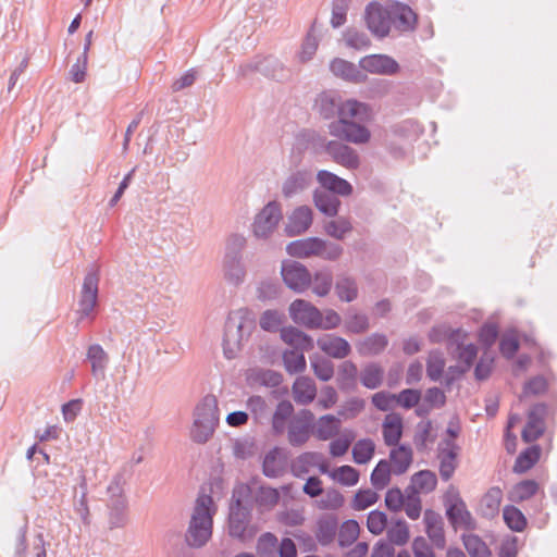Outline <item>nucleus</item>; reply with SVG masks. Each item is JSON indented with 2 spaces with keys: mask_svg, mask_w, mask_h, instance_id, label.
I'll return each instance as SVG.
<instances>
[{
  "mask_svg": "<svg viewBox=\"0 0 557 557\" xmlns=\"http://www.w3.org/2000/svg\"><path fill=\"white\" fill-rule=\"evenodd\" d=\"M341 420L333 414H325L319 418L313 433L320 441H327L339 432Z\"/></svg>",
  "mask_w": 557,
  "mask_h": 557,
  "instance_id": "obj_39",
  "label": "nucleus"
},
{
  "mask_svg": "<svg viewBox=\"0 0 557 557\" xmlns=\"http://www.w3.org/2000/svg\"><path fill=\"white\" fill-rule=\"evenodd\" d=\"M343 141L339 139L325 143L326 153L335 163L348 170H357L360 166V157L354 148Z\"/></svg>",
  "mask_w": 557,
  "mask_h": 557,
  "instance_id": "obj_16",
  "label": "nucleus"
},
{
  "mask_svg": "<svg viewBox=\"0 0 557 557\" xmlns=\"http://www.w3.org/2000/svg\"><path fill=\"white\" fill-rule=\"evenodd\" d=\"M466 336V332L461 329L454 330L447 324L435 325L429 333L431 343L440 344L446 342L448 349H453L454 345L462 344V339H465Z\"/></svg>",
  "mask_w": 557,
  "mask_h": 557,
  "instance_id": "obj_26",
  "label": "nucleus"
},
{
  "mask_svg": "<svg viewBox=\"0 0 557 557\" xmlns=\"http://www.w3.org/2000/svg\"><path fill=\"white\" fill-rule=\"evenodd\" d=\"M330 70L334 75L352 83H360L366 77L354 63L339 58L331 62Z\"/></svg>",
  "mask_w": 557,
  "mask_h": 557,
  "instance_id": "obj_36",
  "label": "nucleus"
},
{
  "mask_svg": "<svg viewBox=\"0 0 557 557\" xmlns=\"http://www.w3.org/2000/svg\"><path fill=\"white\" fill-rule=\"evenodd\" d=\"M351 230V223L345 218H338L325 224L326 234L336 239H343Z\"/></svg>",
  "mask_w": 557,
  "mask_h": 557,
  "instance_id": "obj_61",
  "label": "nucleus"
},
{
  "mask_svg": "<svg viewBox=\"0 0 557 557\" xmlns=\"http://www.w3.org/2000/svg\"><path fill=\"white\" fill-rule=\"evenodd\" d=\"M281 274L286 286L296 293H304L312 283L311 273L298 261L283 262Z\"/></svg>",
  "mask_w": 557,
  "mask_h": 557,
  "instance_id": "obj_12",
  "label": "nucleus"
},
{
  "mask_svg": "<svg viewBox=\"0 0 557 557\" xmlns=\"http://www.w3.org/2000/svg\"><path fill=\"white\" fill-rule=\"evenodd\" d=\"M335 290L338 298L346 302H351L358 297L357 282L350 276H339L335 284Z\"/></svg>",
  "mask_w": 557,
  "mask_h": 557,
  "instance_id": "obj_44",
  "label": "nucleus"
},
{
  "mask_svg": "<svg viewBox=\"0 0 557 557\" xmlns=\"http://www.w3.org/2000/svg\"><path fill=\"white\" fill-rule=\"evenodd\" d=\"M359 532L360 528L356 520H346L337 531L339 546H350L358 539Z\"/></svg>",
  "mask_w": 557,
  "mask_h": 557,
  "instance_id": "obj_51",
  "label": "nucleus"
},
{
  "mask_svg": "<svg viewBox=\"0 0 557 557\" xmlns=\"http://www.w3.org/2000/svg\"><path fill=\"white\" fill-rule=\"evenodd\" d=\"M315 207L327 216H335L338 213L341 200L337 196L327 191H315L313 196Z\"/></svg>",
  "mask_w": 557,
  "mask_h": 557,
  "instance_id": "obj_41",
  "label": "nucleus"
},
{
  "mask_svg": "<svg viewBox=\"0 0 557 557\" xmlns=\"http://www.w3.org/2000/svg\"><path fill=\"white\" fill-rule=\"evenodd\" d=\"M446 516L449 523L455 528L473 529L474 521L470 511L467 509L466 503L457 495L447 505Z\"/></svg>",
  "mask_w": 557,
  "mask_h": 557,
  "instance_id": "obj_23",
  "label": "nucleus"
},
{
  "mask_svg": "<svg viewBox=\"0 0 557 557\" xmlns=\"http://www.w3.org/2000/svg\"><path fill=\"white\" fill-rule=\"evenodd\" d=\"M283 362L286 371L290 374L300 373L306 369V358L301 350H285L283 354Z\"/></svg>",
  "mask_w": 557,
  "mask_h": 557,
  "instance_id": "obj_50",
  "label": "nucleus"
},
{
  "mask_svg": "<svg viewBox=\"0 0 557 557\" xmlns=\"http://www.w3.org/2000/svg\"><path fill=\"white\" fill-rule=\"evenodd\" d=\"M278 499V491L270 486H260L255 495V503L261 511L272 509Z\"/></svg>",
  "mask_w": 557,
  "mask_h": 557,
  "instance_id": "obj_46",
  "label": "nucleus"
},
{
  "mask_svg": "<svg viewBox=\"0 0 557 557\" xmlns=\"http://www.w3.org/2000/svg\"><path fill=\"white\" fill-rule=\"evenodd\" d=\"M289 314L296 324L310 330H318L320 310L304 299H296L289 306Z\"/></svg>",
  "mask_w": 557,
  "mask_h": 557,
  "instance_id": "obj_17",
  "label": "nucleus"
},
{
  "mask_svg": "<svg viewBox=\"0 0 557 557\" xmlns=\"http://www.w3.org/2000/svg\"><path fill=\"white\" fill-rule=\"evenodd\" d=\"M312 224V210L307 206L296 208L286 225V234L288 236H297L305 233Z\"/></svg>",
  "mask_w": 557,
  "mask_h": 557,
  "instance_id": "obj_28",
  "label": "nucleus"
},
{
  "mask_svg": "<svg viewBox=\"0 0 557 557\" xmlns=\"http://www.w3.org/2000/svg\"><path fill=\"white\" fill-rule=\"evenodd\" d=\"M391 472H393V470L391 469L389 462L385 459L380 460L370 476L373 487L375 490L386 487L391 481Z\"/></svg>",
  "mask_w": 557,
  "mask_h": 557,
  "instance_id": "obj_49",
  "label": "nucleus"
},
{
  "mask_svg": "<svg viewBox=\"0 0 557 557\" xmlns=\"http://www.w3.org/2000/svg\"><path fill=\"white\" fill-rule=\"evenodd\" d=\"M391 8V23L395 29L400 33H411L416 30L418 24V14L408 5L401 2H395Z\"/></svg>",
  "mask_w": 557,
  "mask_h": 557,
  "instance_id": "obj_19",
  "label": "nucleus"
},
{
  "mask_svg": "<svg viewBox=\"0 0 557 557\" xmlns=\"http://www.w3.org/2000/svg\"><path fill=\"white\" fill-rule=\"evenodd\" d=\"M281 338L293 349L309 351L314 347L312 337L294 326L282 327Z\"/></svg>",
  "mask_w": 557,
  "mask_h": 557,
  "instance_id": "obj_30",
  "label": "nucleus"
},
{
  "mask_svg": "<svg viewBox=\"0 0 557 557\" xmlns=\"http://www.w3.org/2000/svg\"><path fill=\"white\" fill-rule=\"evenodd\" d=\"M281 205L276 201L268 202L256 215L252 232L257 238H268L282 220Z\"/></svg>",
  "mask_w": 557,
  "mask_h": 557,
  "instance_id": "obj_10",
  "label": "nucleus"
},
{
  "mask_svg": "<svg viewBox=\"0 0 557 557\" xmlns=\"http://www.w3.org/2000/svg\"><path fill=\"white\" fill-rule=\"evenodd\" d=\"M541 457V447L539 445H533L528 447L523 451L519 454L517 457L513 471L516 473H524L530 470L540 459Z\"/></svg>",
  "mask_w": 557,
  "mask_h": 557,
  "instance_id": "obj_42",
  "label": "nucleus"
},
{
  "mask_svg": "<svg viewBox=\"0 0 557 557\" xmlns=\"http://www.w3.org/2000/svg\"><path fill=\"white\" fill-rule=\"evenodd\" d=\"M125 479L122 472L113 475L107 487L109 528L119 529L127 524V499L124 495Z\"/></svg>",
  "mask_w": 557,
  "mask_h": 557,
  "instance_id": "obj_6",
  "label": "nucleus"
},
{
  "mask_svg": "<svg viewBox=\"0 0 557 557\" xmlns=\"http://www.w3.org/2000/svg\"><path fill=\"white\" fill-rule=\"evenodd\" d=\"M388 345V339L384 334L373 333L356 344L360 356H375L381 354Z\"/></svg>",
  "mask_w": 557,
  "mask_h": 557,
  "instance_id": "obj_35",
  "label": "nucleus"
},
{
  "mask_svg": "<svg viewBox=\"0 0 557 557\" xmlns=\"http://www.w3.org/2000/svg\"><path fill=\"white\" fill-rule=\"evenodd\" d=\"M375 453V444L371 438H362L355 443L352 447V459L358 465L368 463Z\"/></svg>",
  "mask_w": 557,
  "mask_h": 557,
  "instance_id": "obj_45",
  "label": "nucleus"
},
{
  "mask_svg": "<svg viewBox=\"0 0 557 557\" xmlns=\"http://www.w3.org/2000/svg\"><path fill=\"white\" fill-rule=\"evenodd\" d=\"M323 245V239L309 237L289 243L286 249L292 257L308 258L310 256H318Z\"/></svg>",
  "mask_w": 557,
  "mask_h": 557,
  "instance_id": "obj_29",
  "label": "nucleus"
},
{
  "mask_svg": "<svg viewBox=\"0 0 557 557\" xmlns=\"http://www.w3.org/2000/svg\"><path fill=\"white\" fill-rule=\"evenodd\" d=\"M458 446L451 440H444L438 446L440 474L448 481L457 468Z\"/></svg>",
  "mask_w": 557,
  "mask_h": 557,
  "instance_id": "obj_21",
  "label": "nucleus"
},
{
  "mask_svg": "<svg viewBox=\"0 0 557 557\" xmlns=\"http://www.w3.org/2000/svg\"><path fill=\"white\" fill-rule=\"evenodd\" d=\"M317 345L325 355L335 359H344L351 352L350 344L335 334H323Z\"/></svg>",
  "mask_w": 557,
  "mask_h": 557,
  "instance_id": "obj_22",
  "label": "nucleus"
},
{
  "mask_svg": "<svg viewBox=\"0 0 557 557\" xmlns=\"http://www.w3.org/2000/svg\"><path fill=\"white\" fill-rule=\"evenodd\" d=\"M313 183V173L309 169L290 171L283 180L281 193L285 199H294L306 193Z\"/></svg>",
  "mask_w": 557,
  "mask_h": 557,
  "instance_id": "obj_13",
  "label": "nucleus"
},
{
  "mask_svg": "<svg viewBox=\"0 0 557 557\" xmlns=\"http://www.w3.org/2000/svg\"><path fill=\"white\" fill-rule=\"evenodd\" d=\"M219 420L218 399L213 395H206L194 410L191 440L198 444L207 443L213 436Z\"/></svg>",
  "mask_w": 557,
  "mask_h": 557,
  "instance_id": "obj_4",
  "label": "nucleus"
},
{
  "mask_svg": "<svg viewBox=\"0 0 557 557\" xmlns=\"http://www.w3.org/2000/svg\"><path fill=\"white\" fill-rule=\"evenodd\" d=\"M257 72L275 81H283L288 76V70L277 58L273 55L256 57L252 60L240 64L237 71L238 76L242 78H247Z\"/></svg>",
  "mask_w": 557,
  "mask_h": 557,
  "instance_id": "obj_8",
  "label": "nucleus"
},
{
  "mask_svg": "<svg viewBox=\"0 0 557 557\" xmlns=\"http://www.w3.org/2000/svg\"><path fill=\"white\" fill-rule=\"evenodd\" d=\"M214 513L213 498L208 494H200L196 499L185 533V541L188 546L200 548L208 543L212 536V518Z\"/></svg>",
  "mask_w": 557,
  "mask_h": 557,
  "instance_id": "obj_2",
  "label": "nucleus"
},
{
  "mask_svg": "<svg viewBox=\"0 0 557 557\" xmlns=\"http://www.w3.org/2000/svg\"><path fill=\"white\" fill-rule=\"evenodd\" d=\"M346 45L357 50L367 49L371 41L364 32L348 28L344 35Z\"/></svg>",
  "mask_w": 557,
  "mask_h": 557,
  "instance_id": "obj_62",
  "label": "nucleus"
},
{
  "mask_svg": "<svg viewBox=\"0 0 557 557\" xmlns=\"http://www.w3.org/2000/svg\"><path fill=\"white\" fill-rule=\"evenodd\" d=\"M391 469L396 475L404 474L412 462V449L406 445H399L389 453Z\"/></svg>",
  "mask_w": 557,
  "mask_h": 557,
  "instance_id": "obj_37",
  "label": "nucleus"
},
{
  "mask_svg": "<svg viewBox=\"0 0 557 557\" xmlns=\"http://www.w3.org/2000/svg\"><path fill=\"white\" fill-rule=\"evenodd\" d=\"M379 500V495L376 492L367 488L359 490L351 502V508L355 510H364L368 507L374 505Z\"/></svg>",
  "mask_w": 557,
  "mask_h": 557,
  "instance_id": "obj_59",
  "label": "nucleus"
},
{
  "mask_svg": "<svg viewBox=\"0 0 557 557\" xmlns=\"http://www.w3.org/2000/svg\"><path fill=\"white\" fill-rule=\"evenodd\" d=\"M256 327V319L247 308L230 313L224 330L223 352L225 358L234 359Z\"/></svg>",
  "mask_w": 557,
  "mask_h": 557,
  "instance_id": "obj_3",
  "label": "nucleus"
},
{
  "mask_svg": "<svg viewBox=\"0 0 557 557\" xmlns=\"http://www.w3.org/2000/svg\"><path fill=\"white\" fill-rule=\"evenodd\" d=\"M295 409L289 400H281L271 416V432L275 436L285 433L289 421L293 419Z\"/></svg>",
  "mask_w": 557,
  "mask_h": 557,
  "instance_id": "obj_27",
  "label": "nucleus"
},
{
  "mask_svg": "<svg viewBox=\"0 0 557 557\" xmlns=\"http://www.w3.org/2000/svg\"><path fill=\"white\" fill-rule=\"evenodd\" d=\"M311 367L317 377L323 382L330 381L334 375V364L326 358L317 357L312 359Z\"/></svg>",
  "mask_w": 557,
  "mask_h": 557,
  "instance_id": "obj_60",
  "label": "nucleus"
},
{
  "mask_svg": "<svg viewBox=\"0 0 557 557\" xmlns=\"http://www.w3.org/2000/svg\"><path fill=\"white\" fill-rule=\"evenodd\" d=\"M315 417L309 409L299 410L288 423L285 431L287 433V442L293 447H301L313 433Z\"/></svg>",
  "mask_w": 557,
  "mask_h": 557,
  "instance_id": "obj_9",
  "label": "nucleus"
},
{
  "mask_svg": "<svg viewBox=\"0 0 557 557\" xmlns=\"http://www.w3.org/2000/svg\"><path fill=\"white\" fill-rule=\"evenodd\" d=\"M285 321V315L278 310H265L259 320V324L262 330L267 332L281 331L282 325Z\"/></svg>",
  "mask_w": 557,
  "mask_h": 557,
  "instance_id": "obj_54",
  "label": "nucleus"
},
{
  "mask_svg": "<svg viewBox=\"0 0 557 557\" xmlns=\"http://www.w3.org/2000/svg\"><path fill=\"white\" fill-rule=\"evenodd\" d=\"M98 283L99 277L96 272L90 271L85 275L77 310L79 320L89 318L97 306Z\"/></svg>",
  "mask_w": 557,
  "mask_h": 557,
  "instance_id": "obj_14",
  "label": "nucleus"
},
{
  "mask_svg": "<svg viewBox=\"0 0 557 557\" xmlns=\"http://www.w3.org/2000/svg\"><path fill=\"white\" fill-rule=\"evenodd\" d=\"M317 181L326 189L325 191L335 196H349L352 193V186L349 182L330 171L320 170L317 174Z\"/></svg>",
  "mask_w": 557,
  "mask_h": 557,
  "instance_id": "obj_25",
  "label": "nucleus"
},
{
  "mask_svg": "<svg viewBox=\"0 0 557 557\" xmlns=\"http://www.w3.org/2000/svg\"><path fill=\"white\" fill-rule=\"evenodd\" d=\"M455 346L459 362H461V366L468 371L476 358V346L473 344L465 345V339H462V344Z\"/></svg>",
  "mask_w": 557,
  "mask_h": 557,
  "instance_id": "obj_63",
  "label": "nucleus"
},
{
  "mask_svg": "<svg viewBox=\"0 0 557 557\" xmlns=\"http://www.w3.org/2000/svg\"><path fill=\"white\" fill-rule=\"evenodd\" d=\"M317 108L323 119H334L329 124V133L338 139L355 145L370 141L371 132L364 123L372 120V109L369 104L355 99L343 100L334 91H324L317 99Z\"/></svg>",
  "mask_w": 557,
  "mask_h": 557,
  "instance_id": "obj_1",
  "label": "nucleus"
},
{
  "mask_svg": "<svg viewBox=\"0 0 557 557\" xmlns=\"http://www.w3.org/2000/svg\"><path fill=\"white\" fill-rule=\"evenodd\" d=\"M383 438L387 446L398 445L403 436V419L399 414H387L383 422Z\"/></svg>",
  "mask_w": 557,
  "mask_h": 557,
  "instance_id": "obj_34",
  "label": "nucleus"
},
{
  "mask_svg": "<svg viewBox=\"0 0 557 557\" xmlns=\"http://www.w3.org/2000/svg\"><path fill=\"white\" fill-rule=\"evenodd\" d=\"M445 359L441 350H432L426 360V375L431 381L437 382L445 369Z\"/></svg>",
  "mask_w": 557,
  "mask_h": 557,
  "instance_id": "obj_48",
  "label": "nucleus"
},
{
  "mask_svg": "<svg viewBox=\"0 0 557 557\" xmlns=\"http://www.w3.org/2000/svg\"><path fill=\"white\" fill-rule=\"evenodd\" d=\"M322 459V455L315 451H306L296 457L290 463L292 473L301 478L308 473L310 468L317 466Z\"/></svg>",
  "mask_w": 557,
  "mask_h": 557,
  "instance_id": "obj_40",
  "label": "nucleus"
},
{
  "mask_svg": "<svg viewBox=\"0 0 557 557\" xmlns=\"http://www.w3.org/2000/svg\"><path fill=\"white\" fill-rule=\"evenodd\" d=\"M245 245L246 238L239 234L231 235L226 242L223 270L225 278L234 285L242 284L246 275L242 258Z\"/></svg>",
  "mask_w": 557,
  "mask_h": 557,
  "instance_id": "obj_7",
  "label": "nucleus"
},
{
  "mask_svg": "<svg viewBox=\"0 0 557 557\" xmlns=\"http://www.w3.org/2000/svg\"><path fill=\"white\" fill-rule=\"evenodd\" d=\"M463 545L471 557H492L487 545L475 534L462 536Z\"/></svg>",
  "mask_w": 557,
  "mask_h": 557,
  "instance_id": "obj_52",
  "label": "nucleus"
},
{
  "mask_svg": "<svg viewBox=\"0 0 557 557\" xmlns=\"http://www.w3.org/2000/svg\"><path fill=\"white\" fill-rule=\"evenodd\" d=\"M86 358L90 362L91 374L96 379H103L109 364V355L102 346L99 344L90 345L87 349Z\"/></svg>",
  "mask_w": 557,
  "mask_h": 557,
  "instance_id": "obj_32",
  "label": "nucleus"
},
{
  "mask_svg": "<svg viewBox=\"0 0 557 557\" xmlns=\"http://www.w3.org/2000/svg\"><path fill=\"white\" fill-rule=\"evenodd\" d=\"M293 397L298 405H308L313 401L317 395L315 383L308 376H299L292 387Z\"/></svg>",
  "mask_w": 557,
  "mask_h": 557,
  "instance_id": "obj_31",
  "label": "nucleus"
},
{
  "mask_svg": "<svg viewBox=\"0 0 557 557\" xmlns=\"http://www.w3.org/2000/svg\"><path fill=\"white\" fill-rule=\"evenodd\" d=\"M384 377V370L377 363H369L367 364L360 373V382L361 384L369 388L375 389L381 386Z\"/></svg>",
  "mask_w": 557,
  "mask_h": 557,
  "instance_id": "obj_43",
  "label": "nucleus"
},
{
  "mask_svg": "<svg viewBox=\"0 0 557 557\" xmlns=\"http://www.w3.org/2000/svg\"><path fill=\"white\" fill-rule=\"evenodd\" d=\"M388 543L392 545H405L409 540V529L405 520H397L387 530Z\"/></svg>",
  "mask_w": 557,
  "mask_h": 557,
  "instance_id": "obj_58",
  "label": "nucleus"
},
{
  "mask_svg": "<svg viewBox=\"0 0 557 557\" xmlns=\"http://www.w3.org/2000/svg\"><path fill=\"white\" fill-rule=\"evenodd\" d=\"M288 468V453L281 447H273L263 457L262 473L270 479L283 476Z\"/></svg>",
  "mask_w": 557,
  "mask_h": 557,
  "instance_id": "obj_18",
  "label": "nucleus"
},
{
  "mask_svg": "<svg viewBox=\"0 0 557 557\" xmlns=\"http://www.w3.org/2000/svg\"><path fill=\"white\" fill-rule=\"evenodd\" d=\"M364 20L368 29L376 37L384 38L389 34L391 8H385L379 2H370L364 10Z\"/></svg>",
  "mask_w": 557,
  "mask_h": 557,
  "instance_id": "obj_11",
  "label": "nucleus"
},
{
  "mask_svg": "<svg viewBox=\"0 0 557 557\" xmlns=\"http://www.w3.org/2000/svg\"><path fill=\"white\" fill-rule=\"evenodd\" d=\"M547 413L548 408L544 403L536 404L530 409L527 424L521 434L525 443H532L543 435Z\"/></svg>",
  "mask_w": 557,
  "mask_h": 557,
  "instance_id": "obj_15",
  "label": "nucleus"
},
{
  "mask_svg": "<svg viewBox=\"0 0 557 557\" xmlns=\"http://www.w3.org/2000/svg\"><path fill=\"white\" fill-rule=\"evenodd\" d=\"M437 484V479L434 472L430 470H421L414 473L411 478V485L408 487H413L418 492L430 493L435 490Z\"/></svg>",
  "mask_w": 557,
  "mask_h": 557,
  "instance_id": "obj_47",
  "label": "nucleus"
},
{
  "mask_svg": "<svg viewBox=\"0 0 557 557\" xmlns=\"http://www.w3.org/2000/svg\"><path fill=\"white\" fill-rule=\"evenodd\" d=\"M503 491L498 486L491 487L481 498L479 513L487 519L496 517L499 512Z\"/></svg>",
  "mask_w": 557,
  "mask_h": 557,
  "instance_id": "obj_33",
  "label": "nucleus"
},
{
  "mask_svg": "<svg viewBox=\"0 0 557 557\" xmlns=\"http://www.w3.org/2000/svg\"><path fill=\"white\" fill-rule=\"evenodd\" d=\"M344 329L349 334H362L370 329V321L366 313L348 308L345 313Z\"/></svg>",
  "mask_w": 557,
  "mask_h": 557,
  "instance_id": "obj_38",
  "label": "nucleus"
},
{
  "mask_svg": "<svg viewBox=\"0 0 557 557\" xmlns=\"http://www.w3.org/2000/svg\"><path fill=\"white\" fill-rule=\"evenodd\" d=\"M338 523V518L334 513H324L318 518L314 535L322 546L333 543L337 535Z\"/></svg>",
  "mask_w": 557,
  "mask_h": 557,
  "instance_id": "obj_24",
  "label": "nucleus"
},
{
  "mask_svg": "<svg viewBox=\"0 0 557 557\" xmlns=\"http://www.w3.org/2000/svg\"><path fill=\"white\" fill-rule=\"evenodd\" d=\"M403 507L408 518L416 520L420 517L422 507L417 490L413 487L406 488V500Z\"/></svg>",
  "mask_w": 557,
  "mask_h": 557,
  "instance_id": "obj_57",
  "label": "nucleus"
},
{
  "mask_svg": "<svg viewBox=\"0 0 557 557\" xmlns=\"http://www.w3.org/2000/svg\"><path fill=\"white\" fill-rule=\"evenodd\" d=\"M539 490V484L534 480H523L515 485L512 497L516 500H527L534 496Z\"/></svg>",
  "mask_w": 557,
  "mask_h": 557,
  "instance_id": "obj_64",
  "label": "nucleus"
},
{
  "mask_svg": "<svg viewBox=\"0 0 557 557\" xmlns=\"http://www.w3.org/2000/svg\"><path fill=\"white\" fill-rule=\"evenodd\" d=\"M503 517L509 529L516 532H521L527 525V519L515 506H506L503 511Z\"/></svg>",
  "mask_w": 557,
  "mask_h": 557,
  "instance_id": "obj_56",
  "label": "nucleus"
},
{
  "mask_svg": "<svg viewBox=\"0 0 557 557\" xmlns=\"http://www.w3.org/2000/svg\"><path fill=\"white\" fill-rule=\"evenodd\" d=\"M330 476L344 486H354L358 483L360 474L351 466H341L331 471Z\"/></svg>",
  "mask_w": 557,
  "mask_h": 557,
  "instance_id": "obj_53",
  "label": "nucleus"
},
{
  "mask_svg": "<svg viewBox=\"0 0 557 557\" xmlns=\"http://www.w3.org/2000/svg\"><path fill=\"white\" fill-rule=\"evenodd\" d=\"M251 510V488L248 485H240L234 488L228 515V532L231 536L237 539L245 537L250 522Z\"/></svg>",
  "mask_w": 557,
  "mask_h": 557,
  "instance_id": "obj_5",
  "label": "nucleus"
},
{
  "mask_svg": "<svg viewBox=\"0 0 557 557\" xmlns=\"http://www.w3.org/2000/svg\"><path fill=\"white\" fill-rule=\"evenodd\" d=\"M312 292L320 296L324 297L326 296L333 285V275L327 270H321L315 272L314 276L312 277Z\"/></svg>",
  "mask_w": 557,
  "mask_h": 557,
  "instance_id": "obj_55",
  "label": "nucleus"
},
{
  "mask_svg": "<svg viewBox=\"0 0 557 557\" xmlns=\"http://www.w3.org/2000/svg\"><path fill=\"white\" fill-rule=\"evenodd\" d=\"M361 70L381 75H393L398 72V63L386 54H371L363 57L359 61Z\"/></svg>",
  "mask_w": 557,
  "mask_h": 557,
  "instance_id": "obj_20",
  "label": "nucleus"
}]
</instances>
